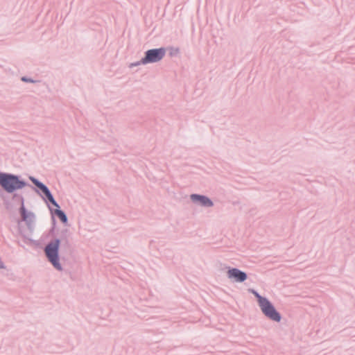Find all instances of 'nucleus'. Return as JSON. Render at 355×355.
Returning <instances> with one entry per match:
<instances>
[{
	"label": "nucleus",
	"instance_id": "1",
	"mask_svg": "<svg viewBox=\"0 0 355 355\" xmlns=\"http://www.w3.org/2000/svg\"><path fill=\"white\" fill-rule=\"evenodd\" d=\"M0 184L8 192H12L24 186L16 176L3 173H0Z\"/></svg>",
	"mask_w": 355,
	"mask_h": 355
},
{
	"label": "nucleus",
	"instance_id": "2",
	"mask_svg": "<svg viewBox=\"0 0 355 355\" xmlns=\"http://www.w3.org/2000/svg\"><path fill=\"white\" fill-rule=\"evenodd\" d=\"M59 246V240H55L46 245L45 248V253L49 261L53 265V266L58 270H61V266L58 261V255Z\"/></svg>",
	"mask_w": 355,
	"mask_h": 355
},
{
	"label": "nucleus",
	"instance_id": "3",
	"mask_svg": "<svg viewBox=\"0 0 355 355\" xmlns=\"http://www.w3.org/2000/svg\"><path fill=\"white\" fill-rule=\"evenodd\" d=\"M166 51L163 48L148 50L146 53V56L142 58L141 63L147 64L158 62L162 59Z\"/></svg>",
	"mask_w": 355,
	"mask_h": 355
},
{
	"label": "nucleus",
	"instance_id": "4",
	"mask_svg": "<svg viewBox=\"0 0 355 355\" xmlns=\"http://www.w3.org/2000/svg\"><path fill=\"white\" fill-rule=\"evenodd\" d=\"M262 312L269 318L275 321H279L281 317L275 311L272 304L267 300H262V302L259 304Z\"/></svg>",
	"mask_w": 355,
	"mask_h": 355
},
{
	"label": "nucleus",
	"instance_id": "5",
	"mask_svg": "<svg viewBox=\"0 0 355 355\" xmlns=\"http://www.w3.org/2000/svg\"><path fill=\"white\" fill-rule=\"evenodd\" d=\"M227 277L239 282H243L247 279L246 274L236 268L230 269L227 271Z\"/></svg>",
	"mask_w": 355,
	"mask_h": 355
},
{
	"label": "nucleus",
	"instance_id": "6",
	"mask_svg": "<svg viewBox=\"0 0 355 355\" xmlns=\"http://www.w3.org/2000/svg\"><path fill=\"white\" fill-rule=\"evenodd\" d=\"M32 182L38 187L40 188L42 192L46 195V198H48V200L56 207H59V205H58V203L55 201L54 198H53L51 193H50L49 190L48 189V188L44 185L42 183L40 182L39 181H37L36 179L35 178H31Z\"/></svg>",
	"mask_w": 355,
	"mask_h": 355
},
{
	"label": "nucleus",
	"instance_id": "7",
	"mask_svg": "<svg viewBox=\"0 0 355 355\" xmlns=\"http://www.w3.org/2000/svg\"><path fill=\"white\" fill-rule=\"evenodd\" d=\"M191 198L192 200L197 201L204 206L211 207L213 205L212 202L208 198L203 196L193 194L191 196Z\"/></svg>",
	"mask_w": 355,
	"mask_h": 355
},
{
	"label": "nucleus",
	"instance_id": "8",
	"mask_svg": "<svg viewBox=\"0 0 355 355\" xmlns=\"http://www.w3.org/2000/svg\"><path fill=\"white\" fill-rule=\"evenodd\" d=\"M55 214L58 216V218L63 222V223H67V216L66 215L64 214V213L60 210V209H56L55 211Z\"/></svg>",
	"mask_w": 355,
	"mask_h": 355
},
{
	"label": "nucleus",
	"instance_id": "9",
	"mask_svg": "<svg viewBox=\"0 0 355 355\" xmlns=\"http://www.w3.org/2000/svg\"><path fill=\"white\" fill-rule=\"evenodd\" d=\"M252 292L256 296V297L257 298L259 304H260L261 302H262V300H266V298H264V297H261V295H259V293H257L254 291H252Z\"/></svg>",
	"mask_w": 355,
	"mask_h": 355
}]
</instances>
